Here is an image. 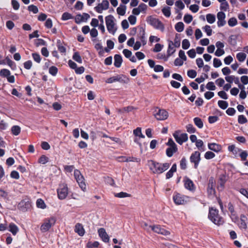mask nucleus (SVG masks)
<instances>
[{"label":"nucleus","mask_w":248,"mask_h":248,"mask_svg":"<svg viewBox=\"0 0 248 248\" xmlns=\"http://www.w3.org/2000/svg\"><path fill=\"white\" fill-rule=\"evenodd\" d=\"M218 210L213 207L209 208L208 218L215 224L220 226L224 224V221L222 217L218 214Z\"/></svg>","instance_id":"1"},{"label":"nucleus","mask_w":248,"mask_h":248,"mask_svg":"<svg viewBox=\"0 0 248 248\" xmlns=\"http://www.w3.org/2000/svg\"><path fill=\"white\" fill-rule=\"evenodd\" d=\"M114 20V16L111 15H109L105 17L107 30L110 33L113 35L115 33L117 30V28L115 26Z\"/></svg>","instance_id":"2"},{"label":"nucleus","mask_w":248,"mask_h":248,"mask_svg":"<svg viewBox=\"0 0 248 248\" xmlns=\"http://www.w3.org/2000/svg\"><path fill=\"white\" fill-rule=\"evenodd\" d=\"M147 22L150 25L157 30L163 31L165 29L163 23L158 19L153 17L152 16L147 17Z\"/></svg>","instance_id":"3"},{"label":"nucleus","mask_w":248,"mask_h":248,"mask_svg":"<svg viewBox=\"0 0 248 248\" xmlns=\"http://www.w3.org/2000/svg\"><path fill=\"white\" fill-rule=\"evenodd\" d=\"M58 198L61 200L66 199L68 194V188L67 184H61L59 185L57 189Z\"/></svg>","instance_id":"4"},{"label":"nucleus","mask_w":248,"mask_h":248,"mask_svg":"<svg viewBox=\"0 0 248 248\" xmlns=\"http://www.w3.org/2000/svg\"><path fill=\"white\" fill-rule=\"evenodd\" d=\"M74 176L80 188L83 191L86 190V185L84 182V178L81 174L79 170H74Z\"/></svg>","instance_id":"5"},{"label":"nucleus","mask_w":248,"mask_h":248,"mask_svg":"<svg viewBox=\"0 0 248 248\" xmlns=\"http://www.w3.org/2000/svg\"><path fill=\"white\" fill-rule=\"evenodd\" d=\"M31 202L30 199L26 198L23 199L18 203V209L23 212H27L31 208Z\"/></svg>","instance_id":"6"},{"label":"nucleus","mask_w":248,"mask_h":248,"mask_svg":"<svg viewBox=\"0 0 248 248\" xmlns=\"http://www.w3.org/2000/svg\"><path fill=\"white\" fill-rule=\"evenodd\" d=\"M155 118L157 120L163 121L166 120L168 116L169 113L165 109H160L157 108L154 111V114Z\"/></svg>","instance_id":"7"},{"label":"nucleus","mask_w":248,"mask_h":248,"mask_svg":"<svg viewBox=\"0 0 248 248\" xmlns=\"http://www.w3.org/2000/svg\"><path fill=\"white\" fill-rule=\"evenodd\" d=\"M173 200L176 205L185 204L187 203L188 197L179 193H176L173 195Z\"/></svg>","instance_id":"8"},{"label":"nucleus","mask_w":248,"mask_h":248,"mask_svg":"<svg viewBox=\"0 0 248 248\" xmlns=\"http://www.w3.org/2000/svg\"><path fill=\"white\" fill-rule=\"evenodd\" d=\"M56 222V219L54 217H51L46 219L45 222L42 224L41 226V231L43 232H46L53 226Z\"/></svg>","instance_id":"9"},{"label":"nucleus","mask_w":248,"mask_h":248,"mask_svg":"<svg viewBox=\"0 0 248 248\" xmlns=\"http://www.w3.org/2000/svg\"><path fill=\"white\" fill-rule=\"evenodd\" d=\"M0 76L2 78H6L9 83H14L15 82L14 76L11 75L10 71L7 69H1L0 70Z\"/></svg>","instance_id":"10"},{"label":"nucleus","mask_w":248,"mask_h":248,"mask_svg":"<svg viewBox=\"0 0 248 248\" xmlns=\"http://www.w3.org/2000/svg\"><path fill=\"white\" fill-rule=\"evenodd\" d=\"M201 161V154L199 151H195L190 156V161L194 164V168L197 169Z\"/></svg>","instance_id":"11"},{"label":"nucleus","mask_w":248,"mask_h":248,"mask_svg":"<svg viewBox=\"0 0 248 248\" xmlns=\"http://www.w3.org/2000/svg\"><path fill=\"white\" fill-rule=\"evenodd\" d=\"M179 131H176L173 133V136L176 141L180 145H182L184 142H186L188 140V135L186 133H183L179 136Z\"/></svg>","instance_id":"12"},{"label":"nucleus","mask_w":248,"mask_h":248,"mask_svg":"<svg viewBox=\"0 0 248 248\" xmlns=\"http://www.w3.org/2000/svg\"><path fill=\"white\" fill-rule=\"evenodd\" d=\"M216 181L213 177L209 178L207 191L209 195H214L216 194L215 190Z\"/></svg>","instance_id":"13"},{"label":"nucleus","mask_w":248,"mask_h":248,"mask_svg":"<svg viewBox=\"0 0 248 248\" xmlns=\"http://www.w3.org/2000/svg\"><path fill=\"white\" fill-rule=\"evenodd\" d=\"M149 227L151 228L153 231L158 234H161L166 236L169 235L170 234L169 231L162 228L159 225L150 226Z\"/></svg>","instance_id":"14"},{"label":"nucleus","mask_w":248,"mask_h":248,"mask_svg":"<svg viewBox=\"0 0 248 248\" xmlns=\"http://www.w3.org/2000/svg\"><path fill=\"white\" fill-rule=\"evenodd\" d=\"M149 162H151V166L150 167V169L153 171V172L154 173L161 174V164L152 160L149 161Z\"/></svg>","instance_id":"15"},{"label":"nucleus","mask_w":248,"mask_h":248,"mask_svg":"<svg viewBox=\"0 0 248 248\" xmlns=\"http://www.w3.org/2000/svg\"><path fill=\"white\" fill-rule=\"evenodd\" d=\"M108 7L109 1H102L94 7V10L98 13H102L103 10H107Z\"/></svg>","instance_id":"16"},{"label":"nucleus","mask_w":248,"mask_h":248,"mask_svg":"<svg viewBox=\"0 0 248 248\" xmlns=\"http://www.w3.org/2000/svg\"><path fill=\"white\" fill-rule=\"evenodd\" d=\"M185 187L192 192H194L196 189V186L193 181L188 178H185L184 180Z\"/></svg>","instance_id":"17"},{"label":"nucleus","mask_w":248,"mask_h":248,"mask_svg":"<svg viewBox=\"0 0 248 248\" xmlns=\"http://www.w3.org/2000/svg\"><path fill=\"white\" fill-rule=\"evenodd\" d=\"M226 16L224 12H219L217 14V18L218 19L217 24L218 27H222L226 24V21L225 20Z\"/></svg>","instance_id":"18"},{"label":"nucleus","mask_w":248,"mask_h":248,"mask_svg":"<svg viewBox=\"0 0 248 248\" xmlns=\"http://www.w3.org/2000/svg\"><path fill=\"white\" fill-rule=\"evenodd\" d=\"M138 30L139 31L137 34V36L142 43L143 45H145L146 44V41L145 38V29L143 27L140 26L138 27Z\"/></svg>","instance_id":"19"},{"label":"nucleus","mask_w":248,"mask_h":248,"mask_svg":"<svg viewBox=\"0 0 248 248\" xmlns=\"http://www.w3.org/2000/svg\"><path fill=\"white\" fill-rule=\"evenodd\" d=\"M98 233L99 236L104 242L108 243L109 242V237L104 228H101L99 229L98 230Z\"/></svg>","instance_id":"20"},{"label":"nucleus","mask_w":248,"mask_h":248,"mask_svg":"<svg viewBox=\"0 0 248 248\" xmlns=\"http://www.w3.org/2000/svg\"><path fill=\"white\" fill-rule=\"evenodd\" d=\"M227 181V177L224 174L220 175L218 181L217 189L222 190L224 188L225 184Z\"/></svg>","instance_id":"21"},{"label":"nucleus","mask_w":248,"mask_h":248,"mask_svg":"<svg viewBox=\"0 0 248 248\" xmlns=\"http://www.w3.org/2000/svg\"><path fill=\"white\" fill-rule=\"evenodd\" d=\"M228 208L229 211L231 213V217L232 221L237 220L238 217L237 216L236 213L234 210V208L233 204L230 202L228 204Z\"/></svg>","instance_id":"22"},{"label":"nucleus","mask_w":248,"mask_h":248,"mask_svg":"<svg viewBox=\"0 0 248 248\" xmlns=\"http://www.w3.org/2000/svg\"><path fill=\"white\" fill-rule=\"evenodd\" d=\"M123 4H121L119 7L117 8V12L118 15L120 16H124L125 13L126 6L125 4H127L129 1H122Z\"/></svg>","instance_id":"23"},{"label":"nucleus","mask_w":248,"mask_h":248,"mask_svg":"<svg viewBox=\"0 0 248 248\" xmlns=\"http://www.w3.org/2000/svg\"><path fill=\"white\" fill-rule=\"evenodd\" d=\"M240 221L238 224L239 227L240 229H246L247 228V217L245 215L241 214L240 217Z\"/></svg>","instance_id":"24"},{"label":"nucleus","mask_w":248,"mask_h":248,"mask_svg":"<svg viewBox=\"0 0 248 248\" xmlns=\"http://www.w3.org/2000/svg\"><path fill=\"white\" fill-rule=\"evenodd\" d=\"M75 232L80 236H83L85 234V230L83 226L79 223H78L76 224L75 227Z\"/></svg>","instance_id":"25"},{"label":"nucleus","mask_w":248,"mask_h":248,"mask_svg":"<svg viewBox=\"0 0 248 248\" xmlns=\"http://www.w3.org/2000/svg\"><path fill=\"white\" fill-rule=\"evenodd\" d=\"M208 148L215 152H218L222 149L221 146L216 143H209L208 144Z\"/></svg>","instance_id":"26"},{"label":"nucleus","mask_w":248,"mask_h":248,"mask_svg":"<svg viewBox=\"0 0 248 248\" xmlns=\"http://www.w3.org/2000/svg\"><path fill=\"white\" fill-rule=\"evenodd\" d=\"M114 65L117 68H119L121 66L123 59L122 57L120 54H115L114 57Z\"/></svg>","instance_id":"27"},{"label":"nucleus","mask_w":248,"mask_h":248,"mask_svg":"<svg viewBox=\"0 0 248 248\" xmlns=\"http://www.w3.org/2000/svg\"><path fill=\"white\" fill-rule=\"evenodd\" d=\"M228 150L229 152H232L235 156H237L238 154L242 151L241 149L236 147L233 144L229 146Z\"/></svg>","instance_id":"28"},{"label":"nucleus","mask_w":248,"mask_h":248,"mask_svg":"<svg viewBox=\"0 0 248 248\" xmlns=\"http://www.w3.org/2000/svg\"><path fill=\"white\" fill-rule=\"evenodd\" d=\"M178 151L177 147H169L166 149V154L168 157L172 156L173 154Z\"/></svg>","instance_id":"29"},{"label":"nucleus","mask_w":248,"mask_h":248,"mask_svg":"<svg viewBox=\"0 0 248 248\" xmlns=\"http://www.w3.org/2000/svg\"><path fill=\"white\" fill-rule=\"evenodd\" d=\"M9 231L13 235H16L19 231V229L15 223H11L9 225Z\"/></svg>","instance_id":"30"},{"label":"nucleus","mask_w":248,"mask_h":248,"mask_svg":"<svg viewBox=\"0 0 248 248\" xmlns=\"http://www.w3.org/2000/svg\"><path fill=\"white\" fill-rule=\"evenodd\" d=\"M116 78L117 81L122 83H127L129 80V78L124 75H117Z\"/></svg>","instance_id":"31"},{"label":"nucleus","mask_w":248,"mask_h":248,"mask_svg":"<svg viewBox=\"0 0 248 248\" xmlns=\"http://www.w3.org/2000/svg\"><path fill=\"white\" fill-rule=\"evenodd\" d=\"M119 158H125V159L124 160L123 162H140V158H137L133 156L126 157L124 156H122L119 157Z\"/></svg>","instance_id":"32"},{"label":"nucleus","mask_w":248,"mask_h":248,"mask_svg":"<svg viewBox=\"0 0 248 248\" xmlns=\"http://www.w3.org/2000/svg\"><path fill=\"white\" fill-rule=\"evenodd\" d=\"M176 51L175 48L172 46V41H170L167 49V54L168 56H171Z\"/></svg>","instance_id":"33"},{"label":"nucleus","mask_w":248,"mask_h":248,"mask_svg":"<svg viewBox=\"0 0 248 248\" xmlns=\"http://www.w3.org/2000/svg\"><path fill=\"white\" fill-rule=\"evenodd\" d=\"M196 147L201 152H203L205 150V146H204L203 142L202 140H198L195 142Z\"/></svg>","instance_id":"34"},{"label":"nucleus","mask_w":248,"mask_h":248,"mask_svg":"<svg viewBox=\"0 0 248 248\" xmlns=\"http://www.w3.org/2000/svg\"><path fill=\"white\" fill-rule=\"evenodd\" d=\"M6 61L7 64L12 70H16V63L11 60L8 57L5 58V60Z\"/></svg>","instance_id":"35"},{"label":"nucleus","mask_w":248,"mask_h":248,"mask_svg":"<svg viewBox=\"0 0 248 248\" xmlns=\"http://www.w3.org/2000/svg\"><path fill=\"white\" fill-rule=\"evenodd\" d=\"M181 39L180 37V34H176L175 35L174 42H172V46H174L175 47H179L180 46Z\"/></svg>","instance_id":"36"},{"label":"nucleus","mask_w":248,"mask_h":248,"mask_svg":"<svg viewBox=\"0 0 248 248\" xmlns=\"http://www.w3.org/2000/svg\"><path fill=\"white\" fill-rule=\"evenodd\" d=\"M195 124L199 128H202L203 126V124L202 120L199 117H195L193 119Z\"/></svg>","instance_id":"37"},{"label":"nucleus","mask_w":248,"mask_h":248,"mask_svg":"<svg viewBox=\"0 0 248 248\" xmlns=\"http://www.w3.org/2000/svg\"><path fill=\"white\" fill-rule=\"evenodd\" d=\"M133 134L136 137H139L140 138H144L145 136L142 134L141 132V128L140 127H137L133 131Z\"/></svg>","instance_id":"38"},{"label":"nucleus","mask_w":248,"mask_h":248,"mask_svg":"<svg viewBox=\"0 0 248 248\" xmlns=\"http://www.w3.org/2000/svg\"><path fill=\"white\" fill-rule=\"evenodd\" d=\"M72 58L78 63H81L82 62L81 57L80 56L79 53L78 51L74 53Z\"/></svg>","instance_id":"39"},{"label":"nucleus","mask_w":248,"mask_h":248,"mask_svg":"<svg viewBox=\"0 0 248 248\" xmlns=\"http://www.w3.org/2000/svg\"><path fill=\"white\" fill-rule=\"evenodd\" d=\"M11 132L13 135L17 136L21 132V128L18 125H14L12 127Z\"/></svg>","instance_id":"40"},{"label":"nucleus","mask_w":248,"mask_h":248,"mask_svg":"<svg viewBox=\"0 0 248 248\" xmlns=\"http://www.w3.org/2000/svg\"><path fill=\"white\" fill-rule=\"evenodd\" d=\"M175 29L179 32H182L184 29V24L182 22H179L175 25Z\"/></svg>","instance_id":"41"},{"label":"nucleus","mask_w":248,"mask_h":248,"mask_svg":"<svg viewBox=\"0 0 248 248\" xmlns=\"http://www.w3.org/2000/svg\"><path fill=\"white\" fill-rule=\"evenodd\" d=\"M247 57V55L243 52H239L236 54V57L240 62H244Z\"/></svg>","instance_id":"42"},{"label":"nucleus","mask_w":248,"mask_h":248,"mask_svg":"<svg viewBox=\"0 0 248 248\" xmlns=\"http://www.w3.org/2000/svg\"><path fill=\"white\" fill-rule=\"evenodd\" d=\"M162 12L166 17H169L171 15L170 8L169 6L164 7L162 9Z\"/></svg>","instance_id":"43"},{"label":"nucleus","mask_w":248,"mask_h":248,"mask_svg":"<svg viewBox=\"0 0 248 248\" xmlns=\"http://www.w3.org/2000/svg\"><path fill=\"white\" fill-rule=\"evenodd\" d=\"M36 206L41 209H45L46 208V205L44 201L42 199H38L36 201Z\"/></svg>","instance_id":"44"},{"label":"nucleus","mask_w":248,"mask_h":248,"mask_svg":"<svg viewBox=\"0 0 248 248\" xmlns=\"http://www.w3.org/2000/svg\"><path fill=\"white\" fill-rule=\"evenodd\" d=\"M175 5L177 7V8H175V12L176 13H179L178 9L182 10L185 8V5L182 1H176Z\"/></svg>","instance_id":"45"},{"label":"nucleus","mask_w":248,"mask_h":248,"mask_svg":"<svg viewBox=\"0 0 248 248\" xmlns=\"http://www.w3.org/2000/svg\"><path fill=\"white\" fill-rule=\"evenodd\" d=\"M99 246V243L98 241H94L93 242L89 241L87 243L86 247L87 248H98Z\"/></svg>","instance_id":"46"},{"label":"nucleus","mask_w":248,"mask_h":248,"mask_svg":"<svg viewBox=\"0 0 248 248\" xmlns=\"http://www.w3.org/2000/svg\"><path fill=\"white\" fill-rule=\"evenodd\" d=\"M206 17L207 22L210 24L214 23L216 20L215 16L213 14H208L206 15Z\"/></svg>","instance_id":"47"},{"label":"nucleus","mask_w":248,"mask_h":248,"mask_svg":"<svg viewBox=\"0 0 248 248\" xmlns=\"http://www.w3.org/2000/svg\"><path fill=\"white\" fill-rule=\"evenodd\" d=\"M217 104L219 107L222 109H225L228 106V102L224 100H219Z\"/></svg>","instance_id":"48"},{"label":"nucleus","mask_w":248,"mask_h":248,"mask_svg":"<svg viewBox=\"0 0 248 248\" xmlns=\"http://www.w3.org/2000/svg\"><path fill=\"white\" fill-rule=\"evenodd\" d=\"M131 196V194H128L126 192H121L119 193H116L115 194V197L119 198L130 197Z\"/></svg>","instance_id":"49"},{"label":"nucleus","mask_w":248,"mask_h":248,"mask_svg":"<svg viewBox=\"0 0 248 248\" xmlns=\"http://www.w3.org/2000/svg\"><path fill=\"white\" fill-rule=\"evenodd\" d=\"M180 167L181 169L185 170L186 169V159L185 157H183L180 161Z\"/></svg>","instance_id":"50"},{"label":"nucleus","mask_w":248,"mask_h":248,"mask_svg":"<svg viewBox=\"0 0 248 248\" xmlns=\"http://www.w3.org/2000/svg\"><path fill=\"white\" fill-rule=\"evenodd\" d=\"M49 158L45 155H42L38 159V163L42 164H45L48 162Z\"/></svg>","instance_id":"51"},{"label":"nucleus","mask_w":248,"mask_h":248,"mask_svg":"<svg viewBox=\"0 0 248 248\" xmlns=\"http://www.w3.org/2000/svg\"><path fill=\"white\" fill-rule=\"evenodd\" d=\"M72 18V15L68 12H64L63 13L61 17V19L63 21L67 20Z\"/></svg>","instance_id":"52"},{"label":"nucleus","mask_w":248,"mask_h":248,"mask_svg":"<svg viewBox=\"0 0 248 248\" xmlns=\"http://www.w3.org/2000/svg\"><path fill=\"white\" fill-rule=\"evenodd\" d=\"M221 2L220 8L221 10L226 11L229 8V4L227 1H219Z\"/></svg>","instance_id":"53"},{"label":"nucleus","mask_w":248,"mask_h":248,"mask_svg":"<svg viewBox=\"0 0 248 248\" xmlns=\"http://www.w3.org/2000/svg\"><path fill=\"white\" fill-rule=\"evenodd\" d=\"M58 71V69L57 67L55 66H52L49 68V73L53 76H55Z\"/></svg>","instance_id":"54"},{"label":"nucleus","mask_w":248,"mask_h":248,"mask_svg":"<svg viewBox=\"0 0 248 248\" xmlns=\"http://www.w3.org/2000/svg\"><path fill=\"white\" fill-rule=\"evenodd\" d=\"M32 58L33 60L36 62L37 63H40L41 61V58L39 53H33L31 54Z\"/></svg>","instance_id":"55"},{"label":"nucleus","mask_w":248,"mask_h":248,"mask_svg":"<svg viewBox=\"0 0 248 248\" xmlns=\"http://www.w3.org/2000/svg\"><path fill=\"white\" fill-rule=\"evenodd\" d=\"M238 122L240 124H244L248 122V120L244 115H240L238 117Z\"/></svg>","instance_id":"56"},{"label":"nucleus","mask_w":248,"mask_h":248,"mask_svg":"<svg viewBox=\"0 0 248 248\" xmlns=\"http://www.w3.org/2000/svg\"><path fill=\"white\" fill-rule=\"evenodd\" d=\"M0 198L6 200H8V193L2 189H0Z\"/></svg>","instance_id":"57"},{"label":"nucleus","mask_w":248,"mask_h":248,"mask_svg":"<svg viewBox=\"0 0 248 248\" xmlns=\"http://www.w3.org/2000/svg\"><path fill=\"white\" fill-rule=\"evenodd\" d=\"M229 43L230 45L234 46L236 45V37L235 35H232L229 37Z\"/></svg>","instance_id":"58"},{"label":"nucleus","mask_w":248,"mask_h":248,"mask_svg":"<svg viewBox=\"0 0 248 248\" xmlns=\"http://www.w3.org/2000/svg\"><path fill=\"white\" fill-rule=\"evenodd\" d=\"M239 156L241 157L242 161H245L248 156V154L246 151H243L242 150L239 154Z\"/></svg>","instance_id":"59"},{"label":"nucleus","mask_w":248,"mask_h":248,"mask_svg":"<svg viewBox=\"0 0 248 248\" xmlns=\"http://www.w3.org/2000/svg\"><path fill=\"white\" fill-rule=\"evenodd\" d=\"M228 23L230 27H234L237 25V21L235 17H232L229 19Z\"/></svg>","instance_id":"60"},{"label":"nucleus","mask_w":248,"mask_h":248,"mask_svg":"<svg viewBox=\"0 0 248 248\" xmlns=\"http://www.w3.org/2000/svg\"><path fill=\"white\" fill-rule=\"evenodd\" d=\"M215 156V154L211 151H207L204 154V157L206 159H211Z\"/></svg>","instance_id":"61"},{"label":"nucleus","mask_w":248,"mask_h":248,"mask_svg":"<svg viewBox=\"0 0 248 248\" xmlns=\"http://www.w3.org/2000/svg\"><path fill=\"white\" fill-rule=\"evenodd\" d=\"M190 45V42L187 39H185L183 40L182 46L184 49H188Z\"/></svg>","instance_id":"62"},{"label":"nucleus","mask_w":248,"mask_h":248,"mask_svg":"<svg viewBox=\"0 0 248 248\" xmlns=\"http://www.w3.org/2000/svg\"><path fill=\"white\" fill-rule=\"evenodd\" d=\"M28 10L32 12L33 14H36L38 12V9L36 6L34 5H30L28 7Z\"/></svg>","instance_id":"63"},{"label":"nucleus","mask_w":248,"mask_h":248,"mask_svg":"<svg viewBox=\"0 0 248 248\" xmlns=\"http://www.w3.org/2000/svg\"><path fill=\"white\" fill-rule=\"evenodd\" d=\"M186 127L187 131L189 133H194L196 132V128L192 124H188Z\"/></svg>","instance_id":"64"}]
</instances>
